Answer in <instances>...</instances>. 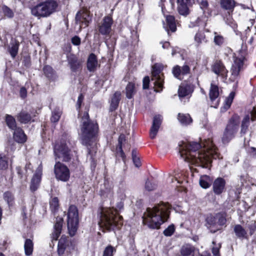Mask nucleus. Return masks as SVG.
I'll use <instances>...</instances> for the list:
<instances>
[{
    "label": "nucleus",
    "mask_w": 256,
    "mask_h": 256,
    "mask_svg": "<svg viewBox=\"0 0 256 256\" xmlns=\"http://www.w3.org/2000/svg\"><path fill=\"white\" fill-rule=\"evenodd\" d=\"M180 154L184 161L197 164L203 168H208L212 158H220L218 148L212 140L202 142L184 143L180 146Z\"/></svg>",
    "instance_id": "f257e3e1"
},
{
    "label": "nucleus",
    "mask_w": 256,
    "mask_h": 256,
    "mask_svg": "<svg viewBox=\"0 0 256 256\" xmlns=\"http://www.w3.org/2000/svg\"><path fill=\"white\" fill-rule=\"evenodd\" d=\"M170 209L168 203L163 202L147 208L142 216L144 224L150 228L158 229L168 220Z\"/></svg>",
    "instance_id": "f03ea898"
},
{
    "label": "nucleus",
    "mask_w": 256,
    "mask_h": 256,
    "mask_svg": "<svg viewBox=\"0 0 256 256\" xmlns=\"http://www.w3.org/2000/svg\"><path fill=\"white\" fill-rule=\"evenodd\" d=\"M81 139L82 144L86 146L88 154L92 156L96 152V136L98 132V125L96 122L89 120L87 112L84 113L82 118Z\"/></svg>",
    "instance_id": "7ed1b4c3"
},
{
    "label": "nucleus",
    "mask_w": 256,
    "mask_h": 256,
    "mask_svg": "<svg viewBox=\"0 0 256 256\" xmlns=\"http://www.w3.org/2000/svg\"><path fill=\"white\" fill-rule=\"evenodd\" d=\"M122 207V204L120 202L116 208H102L100 213V226L108 231L114 230L115 228H119L122 224V220L118 214V210H120Z\"/></svg>",
    "instance_id": "20e7f679"
},
{
    "label": "nucleus",
    "mask_w": 256,
    "mask_h": 256,
    "mask_svg": "<svg viewBox=\"0 0 256 256\" xmlns=\"http://www.w3.org/2000/svg\"><path fill=\"white\" fill-rule=\"evenodd\" d=\"M58 6L56 1L48 0L40 2L31 9L32 14L38 18H46L54 12Z\"/></svg>",
    "instance_id": "39448f33"
},
{
    "label": "nucleus",
    "mask_w": 256,
    "mask_h": 256,
    "mask_svg": "<svg viewBox=\"0 0 256 256\" xmlns=\"http://www.w3.org/2000/svg\"><path fill=\"white\" fill-rule=\"evenodd\" d=\"M240 120V116L237 114H234L229 120L222 136L223 144L228 143L234 137L239 128Z\"/></svg>",
    "instance_id": "423d86ee"
},
{
    "label": "nucleus",
    "mask_w": 256,
    "mask_h": 256,
    "mask_svg": "<svg viewBox=\"0 0 256 256\" xmlns=\"http://www.w3.org/2000/svg\"><path fill=\"white\" fill-rule=\"evenodd\" d=\"M78 210L74 205L70 206L67 214V226L69 234L71 236L75 234L78 225Z\"/></svg>",
    "instance_id": "0eeeda50"
},
{
    "label": "nucleus",
    "mask_w": 256,
    "mask_h": 256,
    "mask_svg": "<svg viewBox=\"0 0 256 256\" xmlns=\"http://www.w3.org/2000/svg\"><path fill=\"white\" fill-rule=\"evenodd\" d=\"M163 65L162 64H156L152 67V82L154 86V90L156 92H160L163 88L164 83V76L162 72Z\"/></svg>",
    "instance_id": "6e6552de"
},
{
    "label": "nucleus",
    "mask_w": 256,
    "mask_h": 256,
    "mask_svg": "<svg viewBox=\"0 0 256 256\" xmlns=\"http://www.w3.org/2000/svg\"><path fill=\"white\" fill-rule=\"evenodd\" d=\"M55 160L58 158L64 162H68L71 159L70 150L66 142H58L54 148Z\"/></svg>",
    "instance_id": "1a4fd4ad"
},
{
    "label": "nucleus",
    "mask_w": 256,
    "mask_h": 256,
    "mask_svg": "<svg viewBox=\"0 0 256 256\" xmlns=\"http://www.w3.org/2000/svg\"><path fill=\"white\" fill-rule=\"evenodd\" d=\"M247 59L242 54H239L234 58V62L232 64L230 72V80L235 81L239 75L240 72L242 70L246 64Z\"/></svg>",
    "instance_id": "9d476101"
},
{
    "label": "nucleus",
    "mask_w": 256,
    "mask_h": 256,
    "mask_svg": "<svg viewBox=\"0 0 256 256\" xmlns=\"http://www.w3.org/2000/svg\"><path fill=\"white\" fill-rule=\"evenodd\" d=\"M54 173L56 180L62 182H67L70 177L68 168L60 162H56L54 166Z\"/></svg>",
    "instance_id": "9b49d317"
},
{
    "label": "nucleus",
    "mask_w": 256,
    "mask_h": 256,
    "mask_svg": "<svg viewBox=\"0 0 256 256\" xmlns=\"http://www.w3.org/2000/svg\"><path fill=\"white\" fill-rule=\"evenodd\" d=\"M76 244L74 242L69 240L67 238L62 236L58 241V255H62L64 252H71L74 250Z\"/></svg>",
    "instance_id": "f8f14e48"
},
{
    "label": "nucleus",
    "mask_w": 256,
    "mask_h": 256,
    "mask_svg": "<svg viewBox=\"0 0 256 256\" xmlns=\"http://www.w3.org/2000/svg\"><path fill=\"white\" fill-rule=\"evenodd\" d=\"M92 20L91 16L89 12L85 10L79 11L76 16V24L80 26V30L82 28L87 27Z\"/></svg>",
    "instance_id": "ddd939ff"
},
{
    "label": "nucleus",
    "mask_w": 256,
    "mask_h": 256,
    "mask_svg": "<svg viewBox=\"0 0 256 256\" xmlns=\"http://www.w3.org/2000/svg\"><path fill=\"white\" fill-rule=\"evenodd\" d=\"M194 3V0H177L178 13L184 16H188L190 12V8Z\"/></svg>",
    "instance_id": "4468645a"
},
{
    "label": "nucleus",
    "mask_w": 256,
    "mask_h": 256,
    "mask_svg": "<svg viewBox=\"0 0 256 256\" xmlns=\"http://www.w3.org/2000/svg\"><path fill=\"white\" fill-rule=\"evenodd\" d=\"M190 71V68L186 64H184L182 66L176 65L172 68V74L174 77L180 80H182L184 76L189 74Z\"/></svg>",
    "instance_id": "2eb2a0df"
},
{
    "label": "nucleus",
    "mask_w": 256,
    "mask_h": 256,
    "mask_svg": "<svg viewBox=\"0 0 256 256\" xmlns=\"http://www.w3.org/2000/svg\"><path fill=\"white\" fill-rule=\"evenodd\" d=\"M112 22V18L111 16H104L102 24L98 26L99 32L102 35H108L111 31Z\"/></svg>",
    "instance_id": "dca6fc26"
},
{
    "label": "nucleus",
    "mask_w": 256,
    "mask_h": 256,
    "mask_svg": "<svg viewBox=\"0 0 256 256\" xmlns=\"http://www.w3.org/2000/svg\"><path fill=\"white\" fill-rule=\"evenodd\" d=\"M212 70L218 76L226 79L228 76V70L220 61H216L212 66Z\"/></svg>",
    "instance_id": "f3484780"
},
{
    "label": "nucleus",
    "mask_w": 256,
    "mask_h": 256,
    "mask_svg": "<svg viewBox=\"0 0 256 256\" xmlns=\"http://www.w3.org/2000/svg\"><path fill=\"white\" fill-rule=\"evenodd\" d=\"M194 86L190 83H183L179 87L178 94L180 98L188 96L192 92Z\"/></svg>",
    "instance_id": "a211bd4d"
},
{
    "label": "nucleus",
    "mask_w": 256,
    "mask_h": 256,
    "mask_svg": "<svg viewBox=\"0 0 256 256\" xmlns=\"http://www.w3.org/2000/svg\"><path fill=\"white\" fill-rule=\"evenodd\" d=\"M162 118L160 115L154 116L152 124L150 130V138L154 139L156 138L162 122Z\"/></svg>",
    "instance_id": "6ab92c4d"
},
{
    "label": "nucleus",
    "mask_w": 256,
    "mask_h": 256,
    "mask_svg": "<svg viewBox=\"0 0 256 256\" xmlns=\"http://www.w3.org/2000/svg\"><path fill=\"white\" fill-rule=\"evenodd\" d=\"M226 181L222 178H216L212 184L214 192L216 195L220 194L225 190Z\"/></svg>",
    "instance_id": "aec40b11"
},
{
    "label": "nucleus",
    "mask_w": 256,
    "mask_h": 256,
    "mask_svg": "<svg viewBox=\"0 0 256 256\" xmlns=\"http://www.w3.org/2000/svg\"><path fill=\"white\" fill-rule=\"evenodd\" d=\"M210 98L213 103L212 106L216 108L218 106V98L219 96V90L218 86L211 83L209 92Z\"/></svg>",
    "instance_id": "412c9836"
},
{
    "label": "nucleus",
    "mask_w": 256,
    "mask_h": 256,
    "mask_svg": "<svg viewBox=\"0 0 256 256\" xmlns=\"http://www.w3.org/2000/svg\"><path fill=\"white\" fill-rule=\"evenodd\" d=\"M41 176L42 168L38 167L31 180L30 190L32 192H35L38 188L41 180Z\"/></svg>",
    "instance_id": "4be33fe9"
},
{
    "label": "nucleus",
    "mask_w": 256,
    "mask_h": 256,
    "mask_svg": "<svg viewBox=\"0 0 256 256\" xmlns=\"http://www.w3.org/2000/svg\"><path fill=\"white\" fill-rule=\"evenodd\" d=\"M14 130L13 138L14 140L18 144H24L26 141L27 137L24 130L20 128H17Z\"/></svg>",
    "instance_id": "5701e85b"
},
{
    "label": "nucleus",
    "mask_w": 256,
    "mask_h": 256,
    "mask_svg": "<svg viewBox=\"0 0 256 256\" xmlns=\"http://www.w3.org/2000/svg\"><path fill=\"white\" fill-rule=\"evenodd\" d=\"M206 221L207 227L211 232L214 233L220 230L216 216L210 215L208 216Z\"/></svg>",
    "instance_id": "b1692460"
},
{
    "label": "nucleus",
    "mask_w": 256,
    "mask_h": 256,
    "mask_svg": "<svg viewBox=\"0 0 256 256\" xmlns=\"http://www.w3.org/2000/svg\"><path fill=\"white\" fill-rule=\"evenodd\" d=\"M63 219L62 218H57L56 222L54 226V231L52 234V240H56L60 236L62 232Z\"/></svg>",
    "instance_id": "393cba45"
},
{
    "label": "nucleus",
    "mask_w": 256,
    "mask_h": 256,
    "mask_svg": "<svg viewBox=\"0 0 256 256\" xmlns=\"http://www.w3.org/2000/svg\"><path fill=\"white\" fill-rule=\"evenodd\" d=\"M98 63L96 56L94 54H91L89 56L87 61L88 70L91 72H94L98 66Z\"/></svg>",
    "instance_id": "a878e982"
},
{
    "label": "nucleus",
    "mask_w": 256,
    "mask_h": 256,
    "mask_svg": "<svg viewBox=\"0 0 256 256\" xmlns=\"http://www.w3.org/2000/svg\"><path fill=\"white\" fill-rule=\"evenodd\" d=\"M166 26H165L164 24V27L166 30L169 34V30H170L172 32H174L176 30V24L175 22L174 18L172 16H168L166 18Z\"/></svg>",
    "instance_id": "bb28decb"
},
{
    "label": "nucleus",
    "mask_w": 256,
    "mask_h": 256,
    "mask_svg": "<svg viewBox=\"0 0 256 256\" xmlns=\"http://www.w3.org/2000/svg\"><path fill=\"white\" fill-rule=\"evenodd\" d=\"M208 42L204 32L202 31L198 32L194 36V43L196 46H199L202 44Z\"/></svg>",
    "instance_id": "cd10ccee"
},
{
    "label": "nucleus",
    "mask_w": 256,
    "mask_h": 256,
    "mask_svg": "<svg viewBox=\"0 0 256 256\" xmlns=\"http://www.w3.org/2000/svg\"><path fill=\"white\" fill-rule=\"evenodd\" d=\"M68 63L72 71L76 72L80 66V62L78 60L76 57L72 54L67 56Z\"/></svg>",
    "instance_id": "c85d7f7f"
},
{
    "label": "nucleus",
    "mask_w": 256,
    "mask_h": 256,
    "mask_svg": "<svg viewBox=\"0 0 256 256\" xmlns=\"http://www.w3.org/2000/svg\"><path fill=\"white\" fill-rule=\"evenodd\" d=\"M250 124V116L248 114L246 115L243 118L241 126L240 134L242 136L248 132Z\"/></svg>",
    "instance_id": "c756f323"
},
{
    "label": "nucleus",
    "mask_w": 256,
    "mask_h": 256,
    "mask_svg": "<svg viewBox=\"0 0 256 256\" xmlns=\"http://www.w3.org/2000/svg\"><path fill=\"white\" fill-rule=\"evenodd\" d=\"M120 95L121 94L120 92H116L113 95L110 108V111H114L117 108L120 99Z\"/></svg>",
    "instance_id": "7c9ffc66"
},
{
    "label": "nucleus",
    "mask_w": 256,
    "mask_h": 256,
    "mask_svg": "<svg viewBox=\"0 0 256 256\" xmlns=\"http://www.w3.org/2000/svg\"><path fill=\"white\" fill-rule=\"evenodd\" d=\"M194 248L190 244L184 245L180 249V254L182 256H194Z\"/></svg>",
    "instance_id": "2f4dec72"
},
{
    "label": "nucleus",
    "mask_w": 256,
    "mask_h": 256,
    "mask_svg": "<svg viewBox=\"0 0 256 256\" xmlns=\"http://www.w3.org/2000/svg\"><path fill=\"white\" fill-rule=\"evenodd\" d=\"M170 176H172L171 182H174V179L179 184H182L184 180V177L183 174L179 170H175L172 174H169Z\"/></svg>",
    "instance_id": "473e14b6"
},
{
    "label": "nucleus",
    "mask_w": 256,
    "mask_h": 256,
    "mask_svg": "<svg viewBox=\"0 0 256 256\" xmlns=\"http://www.w3.org/2000/svg\"><path fill=\"white\" fill-rule=\"evenodd\" d=\"M31 116L28 112L22 110L17 116L18 120L21 123L26 124L31 120Z\"/></svg>",
    "instance_id": "72a5a7b5"
},
{
    "label": "nucleus",
    "mask_w": 256,
    "mask_h": 256,
    "mask_svg": "<svg viewBox=\"0 0 256 256\" xmlns=\"http://www.w3.org/2000/svg\"><path fill=\"white\" fill-rule=\"evenodd\" d=\"M19 47V43L15 40H12L8 47V52L12 58H14L18 54Z\"/></svg>",
    "instance_id": "f704fd0d"
},
{
    "label": "nucleus",
    "mask_w": 256,
    "mask_h": 256,
    "mask_svg": "<svg viewBox=\"0 0 256 256\" xmlns=\"http://www.w3.org/2000/svg\"><path fill=\"white\" fill-rule=\"evenodd\" d=\"M178 118L182 125L186 126L192 122V119L188 114H178Z\"/></svg>",
    "instance_id": "c9c22d12"
},
{
    "label": "nucleus",
    "mask_w": 256,
    "mask_h": 256,
    "mask_svg": "<svg viewBox=\"0 0 256 256\" xmlns=\"http://www.w3.org/2000/svg\"><path fill=\"white\" fill-rule=\"evenodd\" d=\"M199 183L201 187L204 188H207L210 186L212 180L210 176L204 175L200 176L199 180Z\"/></svg>",
    "instance_id": "e433bc0d"
},
{
    "label": "nucleus",
    "mask_w": 256,
    "mask_h": 256,
    "mask_svg": "<svg viewBox=\"0 0 256 256\" xmlns=\"http://www.w3.org/2000/svg\"><path fill=\"white\" fill-rule=\"evenodd\" d=\"M33 247L34 244L32 240L30 239H26L24 245V252L26 256H29L32 254Z\"/></svg>",
    "instance_id": "4c0bfd02"
},
{
    "label": "nucleus",
    "mask_w": 256,
    "mask_h": 256,
    "mask_svg": "<svg viewBox=\"0 0 256 256\" xmlns=\"http://www.w3.org/2000/svg\"><path fill=\"white\" fill-rule=\"evenodd\" d=\"M5 120L6 125L10 129L14 130L17 128L15 118L12 116L6 114Z\"/></svg>",
    "instance_id": "58836bf2"
},
{
    "label": "nucleus",
    "mask_w": 256,
    "mask_h": 256,
    "mask_svg": "<svg viewBox=\"0 0 256 256\" xmlns=\"http://www.w3.org/2000/svg\"><path fill=\"white\" fill-rule=\"evenodd\" d=\"M234 230L236 236L238 238H244L246 234V230L240 224L236 225Z\"/></svg>",
    "instance_id": "ea45409f"
},
{
    "label": "nucleus",
    "mask_w": 256,
    "mask_h": 256,
    "mask_svg": "<svg viewBox=\"0 0 256 256\" xmlns=\"http://www.w3.org/2000/svg\"><path fill=\"white\" fill-rule=\"evenodd\" d=\"M220 4L225 10H232L235 6V2L234 0H221Z\"/></svg>",
    "instance_id": "a19ab883"
},
{
    "label": "nucleus",
    "mask_w": 256,
    "mask_h": 256,
    "mask_svg": "<svg viewBox=\"0 0 256 256\" xmlns=\"http://www.w3.org/2000/svg\"><path fill=\"white\" fill-rule=\"evenodd\" d=\"M62 112L60 108H56L52 112L50 120L52 122H57L61 116Z\"/></svg>",
    "instance_id": "79ce46f5"
},
{
    "label": "nucleus",
    "mask_w": 256,
    "mask_h": 256,
    "mask_svg": "<svg viewBox=\"0 0 256 256\" xmlns=\"http://www.w3.org/2000/svg\"><path fill=\"white\" fill-rule=\"evenodd\" d=\"M126 90L127 98H132L136 91L134 84L132 82H129L126 86Z\"/></svg>",
    "instance_id": "37998d69"
},
{
    "label": "nucleus",
    "mask_w": 256,
    "mask_h": 256,
    "mask_svg": "<svg viewBox=\"0 0 256 256\" xmlns=\"http://www.w3.org/2000/svg\"><path fill=\"white\" fill-rule=\"evenodd\" d=\"M214 44L218 46H222L225 42V39L223 36L218 34L216 32H214Z\"/></svg>",
    "instance_id": "c03bdc74"
},
{
    "label": "nucleus",
    "mask_w": 256,
    "mask_h": 256,
    "mask_svg": "<svg viewBox=\"0 0 256 256\" xmlns=\"http://www.w3.org/2000/svg\"><path fill=\"white\" fill-rule=\"evenodd\" d=\"M234 96V93L232 92L230 94L229 96L226 98L224 108L226 110L228 109L233 101Z\"/></svg>",
    "instance_id": "a18cd8bd"
},
{
    "label": "nucleus",
    "mask_w": 256,
    "mask_h": 256,
    "mask_svg": "<svg viewBox=\"0 0 256 256\" xmlns=\"http://www.w3.org/2000/svg\"><path fill=\"white\" fill-rule=\"evenodd\" d=\"M215 216L218 226L220 230L221 226L224 225L226 222V218L224 214L220 213L217 214Z\"/></svg>",
    "instance_id": "49530a36"
},
{
    "label": "nucleus",
    "mask_w": 256,
    "mask_h": 256,
    "mask_svg": "<svg viewBox=\"0 0 256 256\" xmlns=\"http://www.w3.org/2000/svg\"><path fill=\"white\" fill-rule=\"evenodd\" d=\"M4 198L8 204L12 206L14 200V196L12 192H6L4 194Z\"/></svg>",
    "instance_id": "de8ad7c7"
},
{
    "label": "nucleus",
    "mask_w": 256,
    "mask_h": 256,
    "mask_svg": "<svg viewBox=\"0 0 256 256\" xmlns=\"http://www.w3.org/2000/svg\"><path fill=\"white\" fill-rule=\"evenodd\" d=\"M116 251V250L112 246H108L105 248L102 256H113L114 252Z\"/></svg>",
    "instance_id": "09e8293b"
},
{
    "label": "nucleus",
    "mask_w": 256,
    "mask_h": 256,
    "mask_svg": "<svg viewBox=\"0 0 256 256\" xmlns=\"http://www.w3.org/2000/svg\"><path fill=\"white\" fill-rule=\"evenodd\" d=\"M8 167V158L3 154H0V170H4Z\"/></svg>",
    "instance_id": "8fccbe9b"
},
{
    "label": "nucleus",
    "mask_w": 256,
    "mask_h": 256,
    "mask_svg": "<svg viewBox=\"0 0 256 256\" xmlns=\"http://www.w3.org/2000/svg\"><path fill=\"white\" fill-rule=\"evenodd\" d=\"M221 246L220 244H218V246L214 247L212 248V252L214 256H220L219 255V250ZM200 256H211L210 254L206 253L204 254H201Z\"/></svg>",
    "instance_id": "3c124183"
},
{
    "label": "nucleus",
    "mask_w": 256,
    "mask_h": 256,
    "mask_svg": "<svg viewBox=\"0 0 256 256\" xmlns=\"http://www.w3.org/2000/svg\"><path fill=\"white\" fill-rule=\"evenodd\" d=\"M175 230V228L174 224L169 226L166 230L164 231V234L166 236H171Z\"/></svg>",
    "instance_id": "603ef678"
},
{
    "label": "nucleus",
    "mask_w": 256,
    "mask_h": 256,
    "mask_svg": "<svg viewBox=\"0 0 256 256\" xmlns=\"http://www.w3.org/2000/svg\"><path fill=\"white\" fill-rule=\"evenodd\" d=\"M2 10L5 16L9 18H12L14 16L12 11L7 6H4L2 8Z\"/></svg>",
    "instance_id": "864d4df0"
},
{
    "label": "nucleus",
    "mask_w": 256,
    "mask_h": 256,
    "mask_svg": "<svg viewBox=\"0 0 256 256\" xmlns=\"http://www.w3.org/2000/svg\"><path fill=\"white\" fill-rule=\"evenodd\" d=\"M156 188V184L151 182L148 180L146 182L145 188L148 191H152L155 190Z\"/></svg>",
    "instance_id": "5fc2aeb1"
},
{
    "label": "nucleus",
    "mask_w": 256,
    "mask_h": 256,
    "mask_svg": "<svg viewBox=\"0 0 256 256\" xmlns=\"http://www.w3.org/2000/svg\"><path fill=\"white\" fill-rule=\"evenodd\" d=\"M206 20V16H202V18H198L197 20L195 22V24H192V26H205L206 23L205 22Z\"/></svg>",
    "instance_id": "6e6d98bb"
},
{
    "label": "nucleus",
    "mask_w": 256,
    "mask_h": 256,
    "mask_svg": "<svg viewBox=\"0 0 256 256\" xmlns=\"http://www.w3.org/2000/svg\"><path fill=\"white\" fill-rule=\"evenodd\" d=\"M50 206L52 210H55L58 206V200L54 197L50 201Z\"/></svg>",
    "instance_id": "4d7b16f0"
},
{
    "label": "nucleus",
    "mask_w": 256,
    "mask_h": 256,
    "mask_svg": "<svg viewBox=\"0 0 256 256\" xmlns=\"http://www.w3.org/2000/svg\"><path fill=\"white\" fill-rule=\"evenodd\" d=\"M43 70L44 74L48 78H50L52 76V74L53 73V69L50 66H44L43 68Z\"/></svg>",
    "instance_id": "13d9d810"
},
{
    "label": "nucleus",
    "mask_w": 256,
    "mask_h": 256,
    "mask_svg": "<svg viewBox=\"0 0 256 256\" xmlns=\"http://www.w3.org/2000/svg\"><path fill=\"white\" fill-rule=\"evenodd\" d=\"M125 140V136L124 134H120L118 138V148L120 150L122 156H123L124 152L122 150V142Z\"/></svg>",
    "instance_id": "bf43d9fd"
},
{
    "label": "nucleus",
    "mask_w": 256,
    "mask_h": 256,
    "mask_svg": "<svg viewBox=\"0 0 256 256\" xmlns=\"http://www.w3.org/2000/svg\"><path fill=\"white\" fill-rule=\"evenodd\" d=\"M132 157L134 163L136 167H139L140 166V162L138 157L136 156V152L132 150Z\"/></svg>",
    "instance_id": "052dcab7"
},
{
    "label": "nucleus",
    "mask_w": 256,
    "mask_h": 256,
    "mask_svg": "<svg viewBox=\"0 0 256 256\" xmlns=\"http://www.w3.org/2000/svg\"><path fill=\"white\" fill-rule=\"evenodd\" d=\"M196 2L200 4V8L202 10L206 9L208 7V4L207 0H196Z\"/></svg>",
    "instance_id": "680f3d73"
},
{
    "label": "nucleus",
    "mask_w": 256,
    "mask_h": 256,
    "mask_svg": "<svg viewBox=\"0 0 256 256\" xmlns=\"http://www.w3.org/2000/svg\"><path fill=\"white\" fill-rule=\"evenodd\" d=\"M84 96L82 94H80L78 97V100L77 101L76 108V110L78 111L80 110L82 103L84 100Z\"/></svg>",
    "instance_id": "e2e57ef3"
},
{
    "label": "nucleus",
    "mask_w": 256,
    "mask_h": 256,
    "mask_svg": "<svg viewBox=\"0 0 256 256\" xmlns=\"http://www.w3.org/2000/svg\"><path fill=\"white\" fill-rule=\"evenodd\" d=\"M150 83V78L148 76H145L143 79V88L147 89L148 88Z\"/></svg>",
    "instance_id": "0e129e2a"
},
{
    "label": "nucleus",
    "mask_w": 256,
    "mask_h": 256,
    "mask_svg": "<svg viewBox=\"0 0 256 256\" xmlns=\"http://www.w3.org/2000/svg\"><path fill=\"white\" fill-rule=\"evenodd\" d=\"M80 42V38L78 36H74L72 38V42L75 46H79Z\"/></svg>",
    "instance_id": "69168bd1"
},
{
    "label": "nucleus",
    "mask_w": 256,
    "mask_h": 256,
    "mask_svg": "<svg viewBox=\"0 0 256 256\" xmlns=\"http://www.w3.org/2000/svg\"><path fill=\"white\" fill-rule=\"evenodd\" d=\"M248 228L250 230V234H252L256 232V224L255 222H252L248 224Z\"/></svg>",
    "instance_id": "338daca9"
},
{
    "label": "nucleus",
    "mask_w": 256,
    "mask_h": 256,
    "mask_svg": "<svg viewBox=\"0 0 256 256\" xmlns=\"http://www.w3.org/2000/svg\"><path fill=\"white\" fill-rule=\"evenodd\" d=\"M22 62L26 67H29L30 65V57L28 56H24Z\"/></svg>",
    "instance_id": "774afa93"
}]
</instances>
